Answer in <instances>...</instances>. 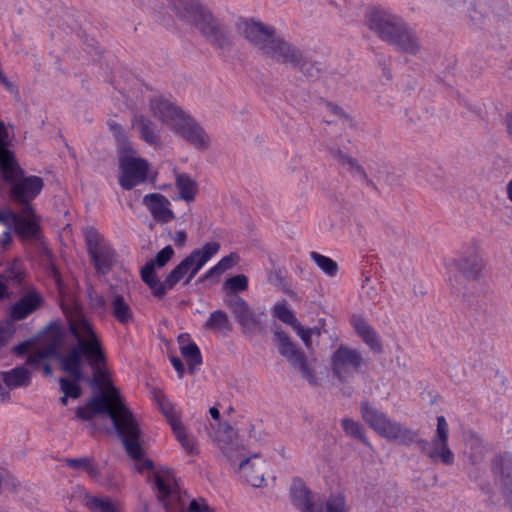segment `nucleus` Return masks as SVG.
Returning <instances> with one entry per match:
<instances>
[{
  "label": "nucleus",
  "instance_id": "43",
  "mask_svg": "<svg viewBox=\"0 0 512 512\" xmlns=\"http://www.w3.org/2000/svg\"><path fill=\"white\" fill-rule=\"evenodd\" d=\"M86 505L92 512H118L109 497H91L87 500Z\"/></svg>",
  "mask_w": 512,
  "mask_h": 512
},
{
  "label": "nucleus",
  "instance_id": "30",
  "mask_svg": "<svg viewBox=\"0 0 512 512\" xmlns=\"http://www.w3.org/2000/svg\"><path fill=\"white\" fill-rule=\"evenodd\" d=\"M3 382L9 388L28 387L31 384V373L24 366H17L1 373Z\"/></svg>",
  "mask_w": 512,
  "mask_h": 512
},
{
  "label": "nucleus",
  "instance_id": "13",
  "mask_svg": "<svg viewBox=\"0 0 512 512\" xmlns=\"http://www.w3.org/2000/svg\"><path fill=\"white\" fill-rule=\"evenodd\" d=\"M84 239L96 271L101 274L108 273L113 266L115 256L113 248L94 227H87L84 230Z\"/></svg>",
  "mask_w": 512,
  "mask_h": 512
},
{
  "label": "nucleus",
  "instance_id": "20",
  "mask_svg": "<svg viewBox=\"0 0 512 512\" xmlns=\"http://www.w3.org/2000/svg\"><path fill=\"white\" fill-rule=\"evenodd\" d=\"M360 413L362 419L372 428L379 436L386 438L392 435V430L395 429L393 424L395 421L388 418V416L372 406L369 402L363 401L360 404Z\"/></svg>",
  "mask_w": 512,
  "mask_h": 512
},
{
  "label": "nucleus",
  "instance_id": "36",
  "mask_svg": "<svg viewBox=\"0 0 512 512\" xmlns=\"http://www.w3.org/2000/svg\"><path fill=\"white\" fill-rule=\"evenodd\" d=\"M341 426L346 435L359 440L367 447H371V443L366 437L365 429L360 422L351 418H344L341 420Z\"/></svg>",
  "mask_w": 512,
  "mask_h": 512
},
{
  "label": "nucleus",
  "instance_id": "12",
  "mask_svg": "<svg viewBox=\"0 0 512 512\" xmlns=\"http://www.w3.org/2000/svg\"><path fill=\"white\" fill-rule=\"evenodd\" d=\"M274 342L277 344L278 352L286 358L290 365L299 371L302 378L310 385H317L318 380L310 367L304 352L297 348L290 337L281 328L274 330Z\"/></svg>",
  "mask_w": 512,
  "mask_h": 512
},
{
  "label": "nucleus",
  "instance_id": "9",
  "mask_svg": "<svg viewBox=\"0 0 512 512\" xmlns=\"http://www.w3.org/2000/svg\"><path fill=\"white\" fill-rule=\"evenodd\" d=\"M194 27L212 47L222 53L231 52L235 46V36L229 24L217 18L209 8L207 11H202L200 20Z\"/></svg>",
  "mask_w": 512,
  "mask_h": 512
},
{
  "label": "nucleus",
  "instance_id": "16",
  "mask_svg": "<svg viewBox=\"0 0 512 512\" xmlns=\"http://www.w3.org/2000/svg\"><path fill=\"white\" fill-rule=\"evenodd\" d=\"M289 50L292 52L286 53L287 56H281L277 61L278 63L290 64L293 68H297L306 78L311 80L324 78L327 73L332 74V72H328L324 63L308 60L303 52L292 43H290Z\"/></svg>",
  "mask_w": 512,
  "mask_h": 512
},
{
  "label": "nucleus",
  "instance_id": "38",
  "mask_svg": "<svg viewBox=\"0 0 512 512\" xmlns=\"http://www.w3.org/2000/svg\"><path fill=\"white\" fill-rule=\"evenodd\" d=\"M107 126L110 132L113 134L116 141V151L129 152L130 146H132L129 137L123 130L122 126L114 120H108Z\"/></svg>",
  "mask_w": 512,
  "mask_h": 512
},
{
  "label": "nucleus",
  "instance_id": "64",
  "mask_svg": "<svg viewBox=\"0 0 512 512\" xmlns=\"http://www.w3.org/2000/svg\"><path fill=\"white\" fill-rule=\"evenodd\" d=\"M29 347H30V342L29 341H24V342H20L17 345H15L13 347L12 351L16 355H24V354H26L28 352Z\"/></svg>",
  "mask_w": 512,
  "mask_h": 512
},
{
  "label": "nucleus",
  "instance_id": "4",
  "mask_svg": "<svg viewBox=\"0 0 512 512\" xmlns=\"http://www.w3.org/2000/svg\"><path fill=\"white\" fill-rule=\"evenodd\" d=\"M84 325H91V323L82 314L77 313L68 318L69 331L76 339L77 343L72 346L66 353H61L55 344L48 345L41 351L31 354L27 363L35 370H39L40 365L43 364V373L46 376H52V368L46 359L53 358L60 364V369L65 373H73L76 375V368L79 361H82L83 342L86 337L85 332H82Z\"/></svg>",
  "mask_w": 512,
  "mask_h": 512
},
{
  "label": "nucleus",
  "instance_id": "25",
  "mask_svg": "<svg viewBox=\"0 0 512 512\" xmlns=\"http://www.w3.org/2000/svg\"><path fill=\"white\" fill-rule=\"evenodd\" d=\"M43 302L44 298L42 295L35 289H32L11 306L10 317L15 321L23 320L36 311Z\"/></svg>",
  "mask_w": 512,
  "mask_h": 512
},
{
  "label": "nucleus",
  "instance_id": "39",
  "mask_svg": "<svg viewBox=\"0 0 512 512\" xmlns=\"http://www.w3.org/2000/svg\"><path fill=\"white\" fill-rule=\"evenodd\" d=\"M66 464L72 469H81L86 471L92 478H97L100 474L98 467L93 462L92 458L80 457V458H68Z\"/></svg>",
  "mask_w": 512,
  "mask_h": 512
},
{
  "label": "nucleus",
  "instance_id": "59",
  "mask_svg": "<svg viewBox=\"0 0 512 512\" xmlns=\"http://www.w3.org/2000/svg\"><path fill=\"white\" fill-rule=\"evenodd\" d=\"M5 487L9 490L16 491L20 486V482L11 474L7 473L6 475H2V487Z\"/></svg>",
  "mask_w": 512,
  "mask_h": 512
},
{
  "label": "nucleus",
  "instance_id": "33",
  "mask_svg": "<svg viewBox=\"0 0 512 512\" xmlns=\"http://www.w3.org/2000/svg\"><path fill=\"white\" fill-rule=\"evenodd\" d=\"M204 329L226 334L232 330L228 315L222 310L213 311L204 324Z\"/></svg>",
  "mask_w": 512,
  "mask_h": 512
},
{
  "label": "nucleus",
  "instance_id": "45",
  "mask_svg": "<svg viewBox=\"0 0 512 512\" xmlns=\"http://www.w3.org/2000/svg\"><path fill=\"white\" fill-rule=\"evenodd\" d=\"M4 275V281L7 284L8 281H11L15 284L20 285L23 281L24 271L22 264L19 260H14L4 271L1 273Z\"/></svg>",
  "mask_w": 512,
  "mask_h": 512
},
{
  "label": "nucleus",
  "instance_id": "15",
  "mask_svg": "<svg viewBox=\"0 0 512 512\" xmlns=\"http://www.w3.org/2000/svg\"><path fill=\"white\" fill-rule=\"evenodd\" d=\"M173 256L174 249L171 245H167L156 254L154 259L146 262L141 268L142 281L152 290V294L159 299L166 295V291L163 282L160 281L155 273V268L164 267Z\"/></svg>",
  "mask_w": 512,
  "mask_h": 512
},
{
  "label": "nucleus",
  "instance_id": "8",
  "mask_svg": "<svg viewBox=\"0 0 512 512\" xmlns=\"http://www.w3.org/2000/svg\"><path fill=\"white\" fill-rule=\"evenodd\" d=\"M85 339L83 342L82 362L87 361L88 365L93 370V376L86 380L95 392L105 391L103 388V381L107 376L105 366L107 358L104 352L101 340L95 333L92 324L84 325Z\"/></svg>",
  "mask_w": 512,
  "mask_h": 512
},
{
  "label": "nucleus",
  "instance_id": "40",
  "mask_svg": "<svg viewBox=\"0 0 512 512\" xmlns=\"http://www.w3.org/2000/svg\"><path fill=\"white\" fill-rule=\"evenodd\" d=\"M310 258L329 277L337 275L339 268L337 262L333 259L315 251L310 253Z\"/></svg>",
  "mask_w": 512,
  "mask_h": 512
},
{
  "label": "nucleus",
  "instance_id": "50",
  "mask_svg": "<svg viewBox=\"0 0 512 512\" xmlns=\"http://www.w3.org/2000/svg\"><path fill=\"white\" fill-rule=\"evenodd\" d=\"M173 433L175 434L177 440L180 442L183 449L189 455H195L198 453L194 441L188 437V435L185 432V427L183 425L177 428L174 427Z\"/></svg>",
  "mask_w": 512,
  "mask_h": 512
},
{
  "label": "nucleus",
  "instance_id": "48",
  "mask_svg": "<svg viewBox=\"0 0 512 512\" xmlns=\"http://www.w3.org/2000/svg\"><path fill=\"white\" fill-rule=\"evenodd\" d=\"M328 152L330 156L335 159L339 164L345 166H348V170L351 173L355 167L359 164L358 161L353 158L352 156L344 153L340 148L338 147H329Z\"/></svg>",
  "mask_w": 512,
  "mask_h": 512
},
{
  "label": "nucleus",
  "instance_id": "10",
  "mask_svg": "<svg viewBox=\"0 0 512 512\" xmlns=\"http://www.w3.org/2000/svg\"><path fill=\"white\" fill-rule=\"evenodd\" d=\"M365 365L362 353L345 344H340L330 357L332 376L342 384L351 383Z\"/></svg>",
  "mask_w": 512,
  "mask_h": 512
},
{
  "label": "nucleus",
  "instance_id": "28",
  "mask_svg": "<svg viewBox=\"0 0 512 512\" xmlns=\"http://www.w3.org/2000/svg\"><path fill=\"white\" fill-rule=\"evenodd\" d=\"M353 326L357 334L361 337L363 342L377 354L383 352V345L379 334L376 330L363 318L359 317L354 320Z\"/></svg>",
  "mask_w": 512,
  "mask_h": 512
},
{
  "label": "nucleus",
  "instance_id": "52",
  "mask_svg": "<svg viewBox=\"0 0 512 512\" xmlns=\"http://www.w3.org/2000/svg\"><path fill=\"white\" fill-rule=\"evenodd\" d=\"M14 333L15 329L11 324L0 322V349L11 342Z\"/></svg>",
  "mask_w": 512,
  "mask_h": 512
},
{
  "label": "nucleus",
  "instance_id": "62",
  "mask_svg": "<svg viewBox=\"0 0 512 512\" xmlns=\"http://www.w3.org/2000/svg\"><path fill=\"white\" fill-rule=\"evenodd\" d=\"M0 82L5 86V88L12 94H18L17 86L14 85L0 70Z\"/></svg>",
  "mask_w": 512,
  "mask_h": 512
},
{
  "label": "nucleus",
  "instance_id": "1",
  "mask_svg": "<svg viewBox=\"0 0 512 512\" xmlns=\"http://www.w3.org/2000/svg\"><path fill=\"white\" fill-rule=\"evenodd\" d=\"M98 415L110 418L127 455L135 461H142L138 468L140 472L153 469V462L150 459H143L141 429L116 387L111 386L109 391L94 392L84 406L76 409L77 418L83 421H90Z\"/></svg>",
  "mask_w": 512,
  "mask_h": 512
},
{
  "label": "nucleus",
  "instance_id": "31",
  "mask_svg": "<svg viewBox=\"0 0 512 512\" xmlns=\"http://www.w3.org/2000/svg\"><path fill=\"white\" fill-rule=\"evenodd\" d=\"M111 313L121 324H127L134 319L132 309L121 294H113L111 298Z\"/></svg>",
  "mask_w": 512,
  "mask_h": 512
},
{
  "label": "nucleus",
  "instance_id": "22",
  "mask_svg": "<svg viewBox=\"0 0 512 512\" xmlns=\"http://www.w3.org/2000/svg\"><path fill=\"white\" fill-rule=\"evenodd\" d=\"M14 217L12 229L15 235L23 242L37 241L41 237V226L39 218L34 211L33 215H28L20 210Z\"/></svg>",
  "mask_w": 512,
  "mask_h": 512
},
{
  "label": "nucleus",
  "instance_id": "42",
  "mask_svg": "<svg viewBox=\"0 0 512 512\" xmlns=\"http://www.w3.org/2000/svg\"><path fill=\"white\" fill-rule=\"evenodd\" d=\"M167 485L171 489V495L167 498L168 509L171 512H180L181 510H183L184 512H214V510L207 504V502L203 498L193 499L189 503L188 511H185L183 509V507H181L179 511H174L170 507V505L172 503L173 498L176 497V493H175V491L172 489V487L169 484H167Z\"/></svg>",
  "mask_w": 512,
  "mask_h": 512
},
{
  "label": "nucleus",
  "instance_id": "32",
  "mask_svg": "<svg viewBox=\"0 0 512 512\" xmlns=\"http://www.w3.org/2000/svg\"><path fill=\"white\" fill-rule=\"evenodd\" d=\"M223 289L226 292L223 301L228 305L230 299L240 297L238 293L248 289V278L244 274L232 276L225 280Z\"/></svg>",
  "mask_w": 512,
  "mask_h": 512
},
{
  "label": "nucleus",
  "instance_id": "56",
  "mask_svg": "<svg viewBox=\"0 0 512 512\" xmlns=\"http://www.w3.org/2000/svg\"><path fill=\"white\" fill-rule=\"evenodd\" d=\"M296 332L297 334L300 336V338L302 339V341L304 342V344L309 347L311 345V336H312V333H311V330L308 329H305L301 324L300 322H298L295 326L292 327Z\"/></svg>",
  "mask_w": 512,
  "mask_h": 512
},
{
  "label": "nucleus",
  "instance_id": "54",
  "mask_svg": "<svg viewBox=\"0 0 512 512\" xmlns=\"http://www.w3.org/2000/svg\"><path fill=\"white\" fill-rule=\"evenodd\" d=\"M222 274L223 273L221 272L219 267L217 265H214L213 267H211L208 271H206L203 275H201L198 278L197 283H205L206 281H209V280H214L215 282H218L219 277Z\"/></svg>",
  "mask_w": 512,
  "mask_h": 512
},
{
  "label": "nucleus",
  "instance_id": "63",
  "mask_svg": "<svg viewBox=\"0 0 512 512\" xmlns=\"http://www.w3.org/2000/svg\"><path fill=\"white\" fill-rule=\"evenodd\" d=\"M173 241L177 247H183L187 241V234L184 230L177 231L173 237Z\"/></svg>",
  "mask_w": 512,
  "mask_h": 512
},
{
  "label": "nucleus",
  "instance_id": "18",
  "mask_svg": "<svg viewBox=\"0 0 512 512\" xmlns=\"http://www.w3.org/2000/svg\"><path fill=\"white\" fill-rule=\"evenodd\" d=\"M237 460H240L238 471L245 478L246 482L253 487H260L265 480L264 467L266 466V461L262 455L254 453L248 456L245 450L238 454Z\"/></svg>",
  "mask_w": 512,
  "mask_h": 512
},
{
  "label": "nucleus",
  "instance_id": "51",
  "mask_svg": "<svg viewBox=\"0 0 512 512\" xmlns=\"http://www.w3.org/2000/svg\"><path fill=\"white\" fill-rule=\"evenodd\" d=\"M88 298L89 303L93 309H95L98 313H104L106 311V300L105 298L98 294L94 289L88 290Z\"/></svg>",
  "mask_w": 512,
  "mask_h": 512
},
{
  "label": "nucleus",
  "instance_id": "41",
  "mask_svg": "<svg viewBox=\"0 0 512 512\" xmlns=\"http://www.w3.org/2000/svg\"><path fill=\"white\" fill-rule=\"evenodd\" d=\"M316 512H346L344 496L341 494L331 495L324 503L318 502Z\"/></svg>",
  "mask_w": 512,
  "mask_h": 512
},
{
  "label": "nucleus",
  "instance_id": "26",
  "mask_svg": "<svg viewBox=\"0 0 512 512\" xmlns=\"http://www.w3.org/2000/svg\"><path fill=\"white\" fill-rule=\"evenodd\" d=\"M143 203L157 222L168 223L175 218L174 213L169 208V200L162 194H147L143 198Z\"/></svg>",
  "mask_w": 512,
  "mask_h": 512
},
{
  "label": "nucleus",
  "instance_id": "46",
  "mask_svg": "<svg viewBox=\"0 0 512 512\" xmlns=\"http://www.w3.org/2000/svg\"><path fill=\"white\" fill-rule=\"evenodd\" d=\"M328 152L330 156L335 159L339 164L345 166H348V170L351 173L355 167L359 164L358 161L353 158L352 156L344 153L340 148L338 147H329Z\"/></svg>",
  "mask_w": 512,
  "mask_h": 512
},
{
  "label": "nucleus",
  "instance_id": "61",
  "mask_svg": "<svg viewBox=\"0 0 512 512\" xmlns=\"http://www.w3.org/2000/svg\"><path fill=\"white\" fill-rule=\"evenodd\" d=\"M170 362L174 369L177 371L178 377L182 378L185 373V366L182 360L179 357L172 355L170 356Z\"/></svg>",
  "mask_w": 512,
  "mask_h": 512
},
{
  "label": "nucleus",
  "instance_id": "7",
  "mask_svg": "<svg viewBox=\"0 0 512 512\" xmlns=\"http://www.w3.org/2000/svg\"><path fill=\"white\" fill-rule=\"evenodd\" d=\"M219 249L220 244L215 241L207 242L201 248L194 249L166 276L163 282L165 291L173 289L185 277L183 284L188 285Z\"/></svg>",
  "mask_w": 512,
  "mask_h": 512
},
{
  "label": "nucleus",
  "instance_id": "29",
  "mask_svg": "<svg viewBox=\"0 0 512 512\" xmlns=\"http://www.w3.org/2000/svg\"><path fill=\"white\" fill-rule=\"evenodd\" d=\"M70 378L62 377L59 379L60 390L66 397L72 399H78L82 395V388L80 386L81 381H85L86 377L82 371V361H79L78 367L76 368V375L73 373H67Z\"/></svg>",
  "mask_w": 512,
  "mask_h": 512
},
{
  "label": "nucleus",
  "instance_id": "21",
  "mask_svg": "<svg viewBox=\"0 0 512 512\" xmlns=\"http://www.w3.org/2000/svg\"><path fill=\"white\" fill-rule=\"evenodd\" d=\"M466 280L476 281L480 278L484 264L482 257L474 248H469L451 264Z\"/></svg>",
  "mask_w": 512,
  "mask_h": 512
},
{
  "label": "nucleus",
  "instance_id": "35",
  "mask_svg": "<svg viewBox=\"0 0 512 512\" xmlns=\"http://www.w3.org/2000/svg\"><path fill=\"white\" fill-rule=\"evenodd\" d=\"M176 187L179 190L181 199L187 202L195 199L197 183L188 174L182 173L177 175Z\"/></svg>",
  "mask_w": 512,
  "mask_h": 512
},
{
  "label": "nucleus",
  "instance_id": "24",
  "mask_svg": "<svg viewBox=\"0 0 512 512\" xmlns=\"http://www.w3.org/2000/svg\"><path fill=\"white\" fill-rule=\"evenodd\" d=\"M169 6L180 20L193 27L200 20L202 11L208 10L198 0H169Z\"/></svg>",
  "mask_w": 512,
  "mask_h": 512
},
{
  "label": "nucleus",
  "instance_id": "17",
  "mask_svg": "<svg viewBox=\"0 0 512 512\" xmlns=\"http://www.w3.org/2000/svg\"><path fill=\"white\" fill-rule=\"evenodd\" d=\"M172 130L195 149L205 151L210 147V137L204 128L188 114L176 122Z\"/></svg>",
  "mask_w": 512,
  "mask_h": 512
},
{
  "label": "nucleus",
  "instance_id": "60",
  "mask_svg": "<svg viewBox=\"0 0 512 512\" xmlns=\"http://www.w3.org/2000/svg\"><path fill=\"white\" fill-rule=\"evenodd\" d=\"M268 281L274 285L281 286L284 282V276L280 268L272 269L268 274Z\"/></svg>",
  "mask_w": 512,
  "mask_h": 512
},
{
  "label": "nucleus",
  "instance_id": "55",
  "mask_svg": "<svg viewBox=\"0 0 512 512\" xmlns=\"http://www.w3.org/2000/svg\"><path fill=\"white\" fill-rule=\"evenodd\" d=\"M238 260V256L234 253H231L225 257H223L216 265L219 267L222 273L231 269Z\"/></svg>",
  "mask_w": 512,
  "mask_h": 512
},
{
  "label": "nucleus",
  "instance_id": "5",
  "mask_svg": "<svg viewBox=\"0 0 512 512\" xmlns=\"http://www.w3.org/2000/svg\"><path fill=\"white\" fill-rule=\"evenodd\" d=\"M392 435L388 440H397L399 444L410 446L416 444L420 452L426 456L432 464L451 466L454 464L455 455L448 445L449 426L444 416L437 417L436 433L431 441L419 438L417 431L403 428L399 423L393 424Z\"/></svg>",
  "mask_w": 512,
  "mask_h": 512
},
{
  "label": "nucleus",
  "instance_id": "23",
  "mask_svg": "<svg viewBox=\"0 0 512 512\" xmlns=\"http://www.w3.org/2000/svg\"><path fill=\"white\" fill-rule=\"evenodd\" d=\"M152 115L172 129L176 122H179L186 113L174 103L162 96L154 97L149 102Z\"/></svg>",
  "mask_w": 512,
  "mask_h": 512
},
{
  "label": "nucleus",
  "instance_id": "11",
  "mask_svg": "<svg viewBox=\"0 0 512 512\" xmlns=\"http://www.w3.org/2000/svg\"><path fill=\"white\" fill-rule=\"evenodd\" d=\"M118 165L120 170L119 184L124 190H131L138 184L146 181L149 164L147 160L136 157L133 145L129 152L118 151Z\"/></svg>",
  "mask_w": 512,
  "mask_h": 512
},
{
  "label": "nucleus",
  "instance_id": "3",
  "mask_svg": "<svg viewBox=\"0 0 512 512\" xmlns=\"http://www.w3.org/2000/svg\"><path fill=\"white\" fill-rule=\"evenodd\" d=\"M368 28L382 41L398 50L416 55L420 44L416 32L398 15L384 8H374L366 14Z\"/></svg>",
  "mask_w": 512,
  "mask_h": 512
},
{
  "label": "nucleus",
  "instance_id": "14",
  "mask_svg": "<svg viewBox=\"0 0 512 512\" xmlns=\"http://www.w3.org/2000/svg\"><path fill=\"white\" fill-rule=\"evenodd\" d=\"M225 306L230 310L244 334L251 335L264 330L265 312L253 310L242 297L230 299L228 305Z\"/></svg>",
  "mask_w": 512,
  "mask_h": 512
},
{
  "label": "nucleus",
  "instance_id": "49",
  "mask_svg": "<svg viewBox=\"0 0 512 512\" xmlns=\"http://www.w3.org/2000/svg\"><path fill=\"white\" fill-rule=\"evenodd\" d=\"M154 486L157 491V498L163 504L166 512H171L168 509L167 498L171 495V489L165 482V480L158 474L154 477ZM180 512H184L181 510Z\"/></svg>",
  "mask_w": 512,
  "mask_h": 512
},
{
  "label": "nucleus",
  "instance_id": "58",
  "mask_svg": "<svg viewBox=\"0 0 512 512\" xmlns=\"http://www.w3.org/2000/svg\"><path fill=\"white\" fill-rule=\"evenodd\" d=\"M17 212L7 209L5 211H0V223L3 224L9 230L12 229L14 217L12 215H16Z\"/></svg>",
  "mask_w": 512,
  "mask_h": 512
},
{
  "label": "nucleus",
  "instance_id": "47",
  "mask_svg": "<svg viewBox=\"0 0 512 512\" xmlns=\"http://www.w3.org/2000/svg\"><path fill=\"white\" fill-rule=\"evenodd\" d=\"M328 152L330 156L335 159L339 164L345 166H348V170L351 173L355 167L359 164L358 161L353 158L352 156L344 153L340 148L338 147H329Z\"/></svg>",
  "mask_w": 512,
  "mask_h": 512
},
{
  "label": "nucleus",
  "instance_id": "2",
  "mask_svg": "<svg viewBox=\"0 0 512 512\" xmlns=\"http://www.w3.org/2000/svg\"><path fill=\"white\" fill-rule=\"evenodd\" d=\"M6 186L7 197L21 212L33 215L32 201L40 194L44 182L39 176H25L14 151L0 149V191Z\"/></svg>",
  "mask_w": 512,
  "mask_h": 512
},
{
  "label": "nucleus",
  "instance_id": "27",
  "mask_svg": "<svg viewBox=\"0 0 512 512\" xmlns=\"http://www.w3.org/2000/svg\"><path fill=\"white\" fill-rule=\"evenodd\" d=\"M132 127L138 130L140 138L148 145L153 147L161 146L160 128L148 117L142 114H134Z\"/></svg>",
  "mask_w": 512,
  "mask_h": 512
},
{
  "label": "nucleus",
  "instance_id": "57",
  "mask_svg": "<svg viewBox=\"0 0 512 512\" xmlns=\"http://www.w3.org/2000/svg\"><path fill=\"white\" fill-rule=\"evenodd\" d=\"M12 145V141L9 136V132L5 126V124L0 121V149L4 147V149H10Z\"/></svg>",
  "mask_w": 512,
  "mask_h": 512
},
{
  "label": "nucleus",
  "instance_id": "44",
  "mask_svg": "<svg viewBox=\"0 0 512 512\" xmlns=\"http://www.w3.org/2000/svg\"><path fill=\"white\" fill-rule=\"evenodd\" d=\"M274 317L279 319L281 322L295 326L299 321L295 317L294 313L287 307L286 301L276 303L272 309Z\"/></svg>",
  "mask_w": 512,
  "mask_h": 512
},
{
  "label": "nucleus",
  "instance_id": "53",
  "mask_svg": "<svg viewBox=\"0 0 512 512\" xmlns=\"http://www.w3.org/2000/svg\"><path fill=\"white\" fill-rule=\"evenodd\" d=\"M353 176H358L360 180L369 188L374 190L377 189L376 184L368 177L364 167L358 164L355 169L351 172Z\"/></svg>",
  "mask_w": 512,
  "mask_h": 512
},
{
  "label": "nucleus",
  "instance_id": "34",
  "mask_svg": "<svg viewBox=\"0 0 512 512\" xmlns=\"http://www.w3.org/2000/svg\"><path fill=\"white\" fill-rule=\"evenodd\" d=\"M154 398L159 406V409L170 424L172 430H174V427L177 428L183 425L177 411L175 410L174 405L166 398L163 393H155Z\"/></svg>",
  "mask_w": 512,
  "mask_h": 512
},
{
  "label": "nucleus",
  "instance_id": "6",
  "mask_svg": "<svg viewBox=\"0 0 512 512\" xmlns=\"http://www.w3.org/2000/svg\"><path fill=\"white\" fill-rule=\"evenodd\" d=\"M235 29L250 45L276 62L281 56H287L286 53L291 52L290 42L278 35L271 25L253 18L239 17L235 22Z\"/></svg>",
  "mask_w": 512,
  "mask_h": 512
},
{
  "label": "nucleus",
  "instance_id": "19",
  "mask_svg": "<svg viewBox=\"0 0 512 512\" xmlns=\"http://www.w3.org/2000/svg\"><path fill=\"white\" fill-rule=\"evenodd\" d=\"M214 441L217 442L222 453L231 462L237 461L238 454L246 450L239 444L237 433L228 422L218 424L214 432Z\"/></svg>",
  "mask_w": 512,
  "mask_h": 512
},
{
  "label": "nucleus",
  "instance_id": "37",
  "mask_svg": "<svg viewBox=\"0 0 512 512\" xmlns=\"http://www.w3.org/2000/svg\"><path fill=\"white\" fill-rule=\"evenodd\" d=\"M180 352L187 362L189 372L193 374L196 367L202 364V356L199 347L196 343H187V345L180 347Z\"/></svg>",
  "mask_w": 512,
  "mask_h": 512
}]
</instances>
